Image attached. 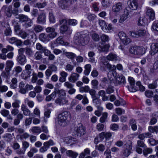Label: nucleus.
Wrapping results in <instances>:
<instances>
[{"label":"nucleus","instance_id":"f257e3e1","mask_svg":"<svg viewBox=\"0 0 158 158\" xmlns=\"http://www.w3.org/2000/svg\"><path fill=\"white\" fill-rule=\"evenodd\" d=\"M74 39L76 44L82 46L87 44L90 40L89 34L86 31L77 33L74 37Z\"/></svg>","mask_w":158,"mask_h":158},{"label":"nucleus","instance_id":"f03ea898","mask_svg":"<svg viewBox=\"0 0 158 158\" xmlns=\"http://www.w3.org/2000/svg\"><path fill=\"white\" fill-rule=\"evenodd\" d=\"M71 118V116L69 112L65 111L58 115L57 119L58 123L60 126L64 127L70 121Z\"/></svg>","mask_w":158,"mask_h":158},{"label":"nucleus","instance_id":"7ed1b4c3","mask_svg":"<svg viewBox=\"0 0 158 158\" xmlns=\"http://www.w3.org/2000/svg\"><path fill=\"white\" fill-rule=\"evenodd\" d=\"M112 74L115 78V81L114 82L115 86L125 83V77L122 74H118L116 71H114L112 72Z\"/></svg>","mask_w":158,"mask_h":158},{"label":"nucleus","instance_id":"20e7f679","mask_svg":"<svg viewBox=\"0 0 158 158\" xmlns=\"http://www.w3.org/2000/svg\"><path fill=\"white\" fill-rule=\"evenodd\" d=\"M85 133V127L82 125L75 128L74 133L76 136L81 137L84 135Z\"/></svg>","mask_w":158,"mask_h":158},{"label":"nucleus","instance_id":"39448f33","mask_svg":"<svg viewBox=\"0 0 158 158\" xmlns=\"http://www.w3.org/2000/svg\"><path fill=\"white\" fill-rule=\"evenodd\" d=\"M55 103L59 106H63L68 104L69 101L66 97H58L55 100Z\"/></svg>","mask_w":158,"mask_h":158},{"label":"nucleus","instance_id":"423d86ee","mask_svg":"<svg viewBox=\"0 0 158 158\" xmlns=\"http://www.w3.org/2000/svg\"><path fill=\"white\" fill-rule=\"evenodd\" d=\"M45 31L47 33H49L48 34L51 39H53L56 37L57 35L55 28L52 27H48L46 29Z\"/></svg>","mask_w":158,"mask_h":158},{"label":"nucleus","instance_id":"0eeeda50","mask_svg":"<svg viewBox=\"0 0 158 158\" xmlns=\"http://www.w3.org/2000/svg\"><path fill=\"white\" fill-rule=\"evenodd\" d=\"M128 8L132 10H136L138 6L137 0H128L127 2Z\"/></svg>","mask_w":158,"mask_h":158},{"label":"nucleus","instance_id":"6e6552de","mask_svg":"<svg viewBox=\"0 0 158 158\" xmlns=\"http://www.w3.org/2000/svg\"><path fill=\"white\" fill-rule=\"evenodd\" d=\"M128 81L129 82L130 86H127L128 89L130 91L134 92L137 91L136 89L135 88V81L132 77H129L128 78Z\"/></svg>","mask_w":158,"mask_h":158},{"label":"nucleus","instance_id":"1a4fd4ad","mask_svg":"<svg viewBox=\"0 0 158 158\" xmlns=\"http://www.w3.org/2000/svg\"><path fill=\"white\" fill-rule=\"evenodd\" d=\"M146 9V14L147 17L150 19H154L155 18L154 11L152 8L149 7H147Z\"/></svg>","mask_w":158,"mask_h":158},{"label":"nucleus","instance_id":"9d476101","mask_svg":"<svg viewBox=\"0 0 158 158\" xmlns=\"http://www.w3.org/2000/svg\"><path fill=\"white\" fill-rule=\"evenodd\" d=\"M156 53H158V41L156 43H152L151 46L150 54L154 55Z\"/></svg>","mask_w":158,"mask_h":158},{"label":"nucleus","instance_id":"9b49d317","mask_svg":"<svg viewBox=\"0 0 158 158\" xmlns=\"http://www.w3.org/2000/svg\"><path fill=\"white\" fill-rule=\"evenodd\" d=\"M46 19V16L45 14L42 13L38 15L36 22L39 24H44L45 23Z\"/></svg>","mask_w":158,"mask_h":158},{"label":"nucleus","instance_id":"f8f14e48","mask_svg":"<svg viewBox=\"0 0 158 158\" xmlns=\"http://www.w3.org/2000/svg\"><path fill=\"white\" fill-rule=\"evenodd\" d=\"M99 137L102 139H103L105 138L106 140H108L111 138L112 133L109 132H102L99 134Z\"/></svg>","mask_w":158,"mask_h":158},{"label":"nucleus","instance_id":"ddd939ff","mask_svg":"<svg viewBox=\"0 0 158 158\" xmlns=\"http://www.w3.org/2000/svg\"><path fill=\"white\" fill-rule=\"evenodd\" d=\"M130 12L126 8L124 10V14L121 16L120 19L119 20V22L120 23H122L125 20L128 18Z\"/></svg>","mask_w":158,"mask_h":158},{"label":"nucleus","instance_id":"4468645a","mask_svg":"<svg viewBox=\"0 0 158 158\" xmlns=\"http://www.w3.org/2000/svg\"><path fill=\"white\" fill-rule=\"evenodd\" d=\"M18 62L21 65H23L27 62V59L25 55H19L17 59Z\"/></svg>","mask_w":158,"mask_h":158},{"label":"nucleus","instance_id":"2eb2a0df","mask_svg":"<svg viewBox=\"0 0 158 158\" xmlns=\"http://www.w3.org/2000/svg\"><path fill=\"white\" fill-rule=\"evenodd\" d=\"M40 40L44 42H47L49 41L50 38L48 34L44 33L40 34L39 35Z\"/></svg>","mask_w":158,"mask_h":158},{"label":"nucleus","instance_id":"dca6fc26","mask_svg":"<svg viewBox=\"0 0 158 158\" xmlns=\"http://www.w3.org/2000/svg\"><path fill=\"white\" fill-rule=\"evenodd\" d=\"M16 18L19 19V21L22 22H28L30 19L27 16L21 14L19 15L18 16L16 17Z\"/></svg>","mask_w":158,"mask_h":158},{"label":"nucleus","instance_id":"f3484780","mask_svg":"<svg viewBox=\"0 0 158 158\" xmlns=\"http://www.w3.org/2000/svg\"><path fill=\"white\" fill-rule=\"evenodd\" d=\"M12 8V6L11 5L8 6L5 5L3 6L2 7V9L4 10L5 12L8 17H11L12 16L11 13Z\"/></svg>","mask_w":158,"mask_h":158},{"label":"nucleus","instance_id":"a211bd4d","mask_svg":"<svg viewBox=\"0 0 158 158\" xmlns=\"http://www.w3.org/2000/svg\"><path fill=\"white\" fill-rule=\"evenodd\" d=\"M122 4L121 2H118L114 5L112 7V11L116 13L119 12L122 9Z\"/></svg>","mask_w":158,"mask_h":158},{"label":"nucleus","instance_id":"6ab92c4d","mask_svg":"<svg viewBox=\"0 0 158 158\" xmlns=\"http://www.w3.org/2000/svg\"><path fill=\"white\" fill-rule=\"evenodd\" d=\"M79 75L78 74L73 73L69 78V81L72 83H75L76 81L78 80Z\"/></svg>","mask_w":158,"mask_h":158},{"label":"nucleus","instance_id":"aec40b11","mask_svg":"<svg viewBox=\"0 0 158 158\" xmlns=\"http://www.w3.org/2000/svg\"><path fill=\"white\" fill-rule=\"evenodd\" d=\"M66 154L67 156L72 158H76L78 155L77 153L70 150L67 151Z\"/></svg>","mask_w":158,"mask_h":158},{"label":"nucleus","instance_id":"412c9836","mask_svg":"<svg viewBox=\"0 0 158 158\" xmlns=\"http://www.w3.org/2000/svg\"><path fill=\"white\" fill-rule=\"evenodd\" d=\"M6 67L5 68V70L10 71L14 65L13 62L11 60H8L6 63Z\"/></svg>","mask_w":158,"mask_h":158},{"label":"nucleus","instance_id":"4be33fe9","mask_svg":"<svg viewBox=\"0 0 158 158\" xmlns=\"http://www.w3.org/2000/svg\"><path fill=\"white\" fill-rule=\"evenodd\" d=\"M136 55H140L143 54L145 52V49L143 47L137 46Z\"/></svg>","mask_w":158,"mask_h":158},{"label":"nucleus","instance_id":"5701e85b","mask_svg":"<svg viewBox=\"0 0 158 158\" xmlns=\"http://www.w3.org/2000/svg\"><path fill=\"white\" fill-rule=\"evenodd\" d=\"M63 52L68 58L70 59L71 60H73L76 57V55L73 52H65L64 51Z\"/></svg>","mask_w":158,"mask_h":158},{"label":"nucleus","instance_id":"b1692460","mask_svg":"<svg viewBox=\"0 0 158 158\" xmlns=\"http://www.w3.org/2000/svg\"><path fill=\"white\" fill-rule=\"evenodd\" d=\"M25 85V83L23 81L20 82L19 85V91L23 94H25L26 93V88L24 87Z\"/></svg>","mask_w":158,"mask_h":158},{"label":"nucleus","instance_id":"393cba45","mask_svg":"<svg viewBox=\"0 0 158 158\" xmlns=\"http://www.w3.org/2000/svg\"><path fill=\"white\" fill-rule=\"evenodd\" d=\"M21 110L23 111V113L24 115L28 116L30 114V111L24 104L22 105L21 106Z\"/></svg>","mask_w":158,"mask_h":158},{"label":"nucleus","instance_id":"a878e982","mask_svg":"<svg viewBox=\"0 0 158 158\" xmlns=\"http://www.w3.org/2000/svg\"><path fill=\"white\" fill-rule=\"evenodd\" d=\"M24 52L26 55L28 56H31L33 55V52L30 48L27 47L24 48Z\"/></svg>","mask_w":158,"mask_h":158},{"label":"nucleus","instance_id":"bb28decb","mask_svg":"<svg viewBox=\"0 0 158 158\" xmlns=\"http://www.w3.org/2000/svg\"><path fill=\"white\" fill-rule=\"evenodd\" d=\"M30 130L33 133L37 135L40 134L41 131V128L40 127L36 126L32 127Z\"/></svg>","mask_w":158,"mask_h":158},{"label":"nucleus","instance_id":"cd10ccee","mask_svg":"<svg viewBox=\"0 0 158 158\" xmlns=\"http://www.w3.org/2000/svg\"><path fill=\"white\" fill-rule=\"evenodd\" d=\"M31 74L30 72L24 70L21 74V76L23 79L26 80L30 77Z\"/></svg>","mask_w":158,"mask_h":158},{"label":"nucleus","instance_id":"c85d7f7f","mask_svg":"<svg viewBox=\"0 0 158 158\" xmlns=\"http://www.w3.org/2000/svg\"><path fill=\"white\" fill-rule=\"evenodd\" d=\"M85 70L84 71V73L86 75H88L91 70V65L90 64H87L84 66Z\"/></svg>","mask_w":158,"mask_h":158},{"label":"nucleus","instance_id":"c756f323","mask_svg":"<svg viewBox=\"0 0 158 158\" xmlns=\"http://www.w3.org/2000/svg\"><path fill=\"white\" fill-rule=\"evenodd\" d=\"M12 24L14 27L15 31L17 34V33H18L19 30L20 29V26L18 23L15 20L12 21Z\"/></svg>","mask_w":158,"mask_h":158},{"label":"nucleus","instance_id":"7c9ffc66","mask_svg":"<svg viewBox=\"0 0 158 158\" xmlns=\"http://www.w3.org/2000/svg\"><path fill=\"white\" fill-rule=\"evenodd\" d=\"M106 58L108 60L111 61H115L118 60L117 55L112 53L110 54L107 56Z\"/></svg>","mask_w":158,"mask_h":158},{"label":"nucleus","instance_id":"2f4dec72","mask_svg":"<svg viewBox=\"0 0 158 158\" xmlns=\"http://www.w3.org/2000/svg\"><path fill=\"white\" fill-rule=\"evenodd\" d=\"M16 34L19 36L24 39H26L28 35V34L26 32L22 30L19 31Z\"/></svg>","mask_w":158,"mask_h":158},{"label":"nucleus","instance_id":"473e14b6","mask_svg":"<svg viewBox=\"0 0 158 158\" xmlns=\"http://www.w3.org/2000/svg\"><path fill=\"white\" fill-rule=\"evenodd\" d=\"M108 116V113L107 112H104L101 117L100 118V122L101 123H104L107 120Z\"/></svg>","mask_w":158,"mask_h":158},{"label":"nucleus","instance_id":"72a5a7b5","mask_svg":"<svg viewBox=\"0 0 158 158\" xmlns=\"http://www.w3.org/2000/svg\"><path fill=\"white\" fill-rule=\"evenodd\" d=\"M92 101L96 106L101 105V100L97 97L92 98Z\"/></svg>","mask_w":158,"mask_h":158},{"label":"nucleus","instance_id":"f704fd0d","mask_svg":"<svg viewBox=\"0 0 158 158\" xmlns=\"http://www.w3.org/2000/svg\"><path fill=\"white\" fill-rule=\"evenodd\" d=\"M33 28L34 31L36 33L41 32L43 30V27L40 25H34Z\"/></svg>","mask_w":158,"mask_h":158},{"label":"nucleus","instance_id":"c9c22d12","mask_svg":"<svg viewBox=\"0 0 158 158\" xmlns=\"http://www.w3.org/2000/svg\"><path fill=\"white\" fill-rule=\"evenodd\" d=\"M56 89L58 97H65L66 93L64 90L62 89L59 90L58 89Z\"/></svg>","mask_w":158,"mask_h":158},{"label":"nucleus","instance_id":"e433bc0d","mask_svg":"<svg viewBox=\"0 0 158 158\" xmlns=\"http://www.w3.org/2000/svg\"><path fill=\"white\" fill-rule=\"evenodd\" d=\"M98 81L96 79L92 80L91 81V85L92 86L93 88L98 90L99 89L98 87Z\"/></svg>","mask_w":158,"mask_h":158},{"label":"nucleus","instance_id":"4c0bfd02","mask_svg":"<svg viewBox=\"0 0 158 158\" xmlns=\"http://www.w3.org/2000/svg\"><path fill=\"white\" fill-rule=\"evenodd\" d=\"M68 29V26L67 25H61L60 28V33L62 34H64L67 31Z\"/></svg>","mask_w":158,"mask_h":158},{"label":"nucleus","instance_id":"58836bf2","mask_svg":"<svg viewBox=\"0 0 158 158\" xmlns=\"http://www.w3.org/2000/svg\"><path fill=\"white\" fill-rule=\"evenodd\" d=\"M55 144V143L54 142L53 140L52 139L49 140L48 141H46L44 143V146H45L47 147L48 148L50 147V146H52Z\"/></svg>","mask_w":158,"mask_h":158},{"label":"nucleus","instance_id":"ea45409f","mask_svg":"<svg viewBox=\"0 0 158 158\" xmlns=\"http://www.w3.org/2000/svg\"><path fill=\"white\" fill-rule=\"evenodd\" d=\"M111 2L110 0H103L102 2V4L105 7H107L110 6Z\"/></svg>","mask_w":158,"mask_h":158},{"label":"nucleus","instance_id":"a19ab883","mask_svg":"<svg viewBox=\"0 0 158 158\" xmlns=\"http://www.w3.org/2000/svg\"><path fill=\"white\" fill-rule=\"evenodd\" d=\"M100 38L102 42H105L109 40L108 36L105 34L102 35L100 36Z\"/></svg>","mask_w":158,"mask_h":158},{"label":"nucleus","instance_id":"79ce46f5","mask_svg":"<svg viewBox=\"0 0 158 158\" xmlns=\"http://www.w3.org/2000/svg\"><path fill=\"white\" fill-rule=\"evenodd\" d=\"M90 88L88 86H85L84 87H81L79 88L80 92H88L89 91Z\"/></svg>","mask_w":158,"mask_h":158},{"label":"nucleus","instance_id":"37998d69","mask_svg":"<svg viewBox=\"0 0 158 158\" xmlns=\"http://www.w3.org/2000/svg\"><path fill=\"white\" fill-rule=\"evenodd\" d=\"M95 149L101 152H103L105 149V146L102 144H100L95 146Z\"/></svg>","mask_w":158,"mask_h":158},{"label":"nucleus","instance_id":"c03bdc74","mask_svg":"<svg viewBox=\"0 0 158 158\" xmlns=\"http://www.w3.org/2000/svg\"><path fill=\"white\" fill-rule=\"evenodd\" d=\"M48 69H49L52 72H56L57 70V67L54 64H50L48 66Z\"/></svg>","mask_w":158,"mask_h":158},{"label":"nucleus","instance_id":"a18cd8bd","mask_svg":"<svg viewBox=\"0 0 158 158\" xmlns=\"http://www.w3.org/2000/svg\"><path fill=\"white\" fill-rule=\"evenodd\" d=\"M3 137L7 141H10L12 139L11 134L10 133L6 134L3 135Z\"/></svg>","mask_w":158,"mask_h":158},{"label":"nucleus","instance_id":"49530a36","mask_svg":"<svg viewBox=\"0 0 158 158\" xmlns=\"http://www.w3.org/2000/svg\"><path fill=\"white\" fill-rule=\"evenodd\" d=\"M74 67V66L70 64H68L65 67V70L66 71L71 72L72 71Z\"/></svg>","mask_w":158,"mask_h":158},{"label":"nucleus","instance_id":"de8ad7c7","mask_svg":"<svg viewBox=\"0 0 158 158\" xmlns=\"http://www.w3.org/2000/svg\"><path fill=\"white\" fill-rule=\"evenodd\" d=\"M152 27L154 31H158V21H155L153 22Z\"/></svg>","mask_w":158,"mask_h":158},{"label":"nucleus","instance_id":"09e8293b","mask_svg":"<svg viewBox=\"0 0 158 158\" xmlns=\"http://www.w3.org/2000/svg\"><path fill=\"white\" fill-rule=\"evenodd\" d=\"M106 68L110 71H115L114 70L116 69V66L114 65H111L109 63H107L106 64Z\"/></svg>","mask_w":158,"mask_h":158},{"label":"nucleus","instance_id":"8fccbe9b","mask_svg":"<svg viewBox=\"0 0 158 158\" xmlns=\"http://www.w3.org/2000/svg\"><path fill=\"white\" fill-rule=\"evenodd\" d=\"M92 38L95 41H98L99 40V35L96 33H94L92 35Z\"/></svg>","mask_w":158,"mask_h":158},{"label":"nucleus","instance_id":"3c124183","mask_svg":"<svg viewBox=\"0 0 158 158\" xmlns=\"http://www.w3.org/2000/svg\"><path fill=\"white\" fill-rule=\"evenodd\" d=\"M147 23L146 19L145 18L140 19L138 21V24L139 26H144Z\"/></svg>","mask_w":158,"mask_h":158},{"label":"nucleus","instance_id":"603ef678","mask_svg":"<svg viewBox=\"0 0 158 158\" xmlns=\"http://www.w3.org/2000/svg\"><path fill=\"white\" fill-rule=\"evenodd\" d=\"M138 31H130L129 33V35L133 37H139Z\"/></svg>","mask_w":158,"mask_h":158},{"label":"nucleus","instance_id":"864d4df0","mask_svg":"<svg viewBox=\"0 0 158 158\" xmlns=\"http://www.w3.org/2000/svg\"><path fill=\"white\" fill-rule=\"evenodd\" d=\"M113 86L111 85H109L106 89V92L107 94H110L113 93L114 91Z\"/></svg>","mask_w":158,"mask_h":158},{"label":"nucleus","instance_id":"5fc2aeb1","mask_svg":"<svg viewBox=\"0 0 158 158\" xmlns=\"http://www.w3.org/2000/svg\"><path fill=\"white\" fill-rule=\"evenodd\" d=\"M148 142L152 146H155L158 144V140H156L153 138L149 139Z\"/></svg>","mask_w":158,"mask_h":158},{"label":"nucleus","instance_id":"6e6d98bb","mask_svg":"<svg viewBox=\"0 0 158 158\" xmlns=\"http://www.w3.org/2000/svg\"><path fill=\"white\" fill-rule=\"evenodd\" d=\"M136 85L137 86L139 87V90L140 91L143 92L145 90V88L144 87L141 85V83L140 81H137L136 83Z\"/></svg>","mask_w":158,"mask_h":158},{"label":"nucleus","instance_id":"4d7b16f0","mask_svg":"<svg viewBox=\"0 0 158 158\" xmlns=\"http://www.w3.org/2000/svg\"><path fill=\"white\" fill-rule=\"evenodd\" d=\"M35 59L36 60H40L42 58V55L39 52H37L34 55Z\"/></svg>","mask_w":158,"mask_h":158},{"label":"nucleus","instance_id":"13d9d810","mask_svg":"<svg viewBox=\"0 0 158 158\" xmlns=\"http://www.w3.org/2000/svg\"><path fill=\"white\" fill-rule=\"evenodd\" d=\"M57 43L59 44H64V41L63 40V37L60 36L58 37L56 40Z\"/></svg>","mask_w":158,"mask_h":158},{"label":"nucleus","instance_id":"bf43d9fd","mask_svg":"<svg viewBox=\"0 0 158 158\" xmlns=\"http://www.w3.org/2000/svg\"><path fill=\"white\" fill-rule=\"evenodd\" d=\"M137 46L132 47L129 49V52L132 54L136 55Z\"/></svg>","mask_w":158,"mask_h":158},{"label":"nucleus","instance_id":"052dcab7","mask_svg":"<svg viewBox=\"0 0 158 158\" xmlns=\"http://www.w3.org/2000/svg\"><path fill=\"white\" fill-rule=\"evenodd\" d=\"M47 5L46 2H45L43 3L38 2L36 4V6L39 8H41L44 7Z\"/></svg>","mask_w":158,"mask_h":158},{"label":"nucleus","instance_id":"680f3d73","mask_svg":"<svg viewBox=\"0 0 158 158\" xmlns=\"http://www.w3.org/2000/svg\"><path fill=\"white\" fill-rule=\"evenodd\" d=\"M93 88L90 89L89 91L90 94L92 98L97 97L96 95V91Z\"/></svg>","mask_w":158,"mask_h":158},{"label":"nucleus","instance_id":"e2e57ef3","mask_svg":"<svg viewBox=\"0 0 158 158\" xmlns=\"http://www.w3.org/2000/svg\"><path fill=\"white\" fill-rule=\"evenodd\" d=\"M69 24L74 26L77 24V21L75 19H69L68 21Z\"/></svg>","mask_w":158,"mask_h":158},{"label":"nucleus","instance_id":"0e129e2a","mask_svg":"<svg viewBox=\"0 0 158 158\" xmlns=\"http://www.w3.org/2000/svg\"><path fill=\"white\" fill-rule=\"evenodd\" d=\"M104 128V125L102 123H98L96 126V129L98 131H103Z\"/></svg>","mask_w":158,"mask_h":158},{"label":"nucleus","instance_id":"69168bd1","mask_svg":"<svg viewBox=\"0 0 158 158\" xmlns=\"http://www.w3.org/2000/svg\"><path fill=\"white\" fill-rule=\"evenodd\" d=\"M157 84L156 82H154L152 84H150L148 85V87L150 89H154L156 88Z\"/></svg>","mask_w":158,"mask_h":158},{"label":"nucleus","instance_id":"338daca9","mask_svg":"<svg viewBox=\"0 0 158 158\" xmlns=\"http://www.w3.org/2000/svg\"><path fill=\"white\" fill-rule=\"evenodd\" d=\"M49 19L51 23H54L55 22V19L54 16L52 13L49 14Z\"/></svg>","mask_w":158,"mask_h":158},{"label":"nucleus","instance_id":"774afa93","mask_svg":"<svg viewBox=\"0 0 158 158\" xmlns=\"http://www.w3.org/2000/svg\"><path fill=\"white\" fill-rule=\"evenodd\" d=\"M138 31L139 37L144 35L146 33V31L144 29H140Z\"/></svg>","mask_w":158,"mask_h":158}]
</instances>
